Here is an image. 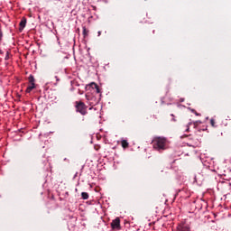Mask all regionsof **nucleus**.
Instances as JSON below:
<instances>
[{"mask_svg":"<svg viewBox=\"0 0 231 231\" xmlns=\"http://www.w3.org/2000/svg\"><path fill=\"white\" fill-rule=\"evenodd\" d=\"M152 145L154 151L162 152L167 150V139L165 137H154L152 141Z\"/></svg>","mask_w":231,"mask_h":231,"instance_id":"obj_1","label":"nucleus"},{"mask_svg":"<svg viewBox=\"0 0 231 231\" xmlns=\"http://www.w3.org/2000/svg\"><path fill=\"white\" fill-rule=\"evenodd\" d=\"M76 109L78 111V113H80V115H88V110H86V104H84V102L80 101H77L76 102Z\"/></svg>","mask_w":231,"mask_h":231,"instance_id":"obj_2","label":"nucleus"},{"mask_svg":"<svg viewBox=\"0 0 231 231\" xmlns=\"http://www.w3.org/2000/svg\"><path fill=\"white\" fill-rule=\"evenodd\" d=\"M111 226L113 230H120V218L116 217L111 222Z\"/></svg>","mask_w":231,"mask_h":231,"instance_id":"obj_3","label":"nucleus"},{"mask_svg":"<svg viewBox=\"0 0 231 231\" xmlns=\"http://www.w3.org/2000/svg\"><path fill=\"white\" fill-rule=\"evenodd\" d=\"M19 25H20V31L24 30V28L26 27V18H23Z\"/></svg>","mask_w":231,"mask_h":231,"instance_id":"obj_4","label":"nucleus"},{"mask_svg":"<svg viewBox=\"0 0 231 231\" xmlns=\"http://www.w3.org/2000/svg\"><path fill=\"white\" fill-rule=\"evenodd\" d=\"M35 89V84H29V86L26 88V93H32Z\"/></svg>","mask_w":231,"mask_h":231,"instance_id":"obj_5","label":"nucleus"},{"mask_svg":"<svg viewBox=\"0 0 231 231\" xmlns=\"http://www.w3.org/2000/svg\"><path fill=\"white\" fill-rule=\"evenodd\" d=\"M121 145H122L123 149H127L129 147V143L127 142V140H123L121 142Z\"/></svg>","mask_w":231,"mask_h":231,"instance_id":"obj_6","label":"nucleus"},{"mask_svg":"<svg viewBox=\"0 0 231 231\" xmlns=\"http://www.w3.org/2000/svg\"><path fill=\"white\" fill-rule=\"evenodd\" d=\"M29 84H35V78H33V75L29 76Z\"/></svg>","mask_w":231,"mask_h":231,"instance_id":"obj_7","label":"nucleus"},{"mask_svg":"<svg viewBox=\"0 0 231 231\" xmlns=\"http://www.w3.org/2000/svg\"><path fill=\"white\" fill-rule=\"evenodd\" d=\"M81 197H82V199H88L89 194H88V192H82Z\"/></svg>","mask_w":231,"mask_h":231,"instance_id":"obj_8","label":"nucleus"},{"mask_svg":"<svg viewBox=\"0 0 231 231\" xmlns=\"http://www.w3.org/2000/svg\"><path fill=\"white\" fill-rule=\"evenodd\" d=\"M88 33H89V31H88V29H86V26H84L83 27V36L88 37Z\"/></svg>","mask_w":231,"mask_h":231,"instance_id":"obj_9","label":"nucleus"},{"mask_svg":"<svg viewBox=\"0 0 231 231\" xmlns=\"http://www.w3.org/2000/svg\"><path fill=\"white\" fill-rule=\"evenodd\" d=\"M210 125L211 127H217V125H216V120H214L213 118L210 119Z\"/></svg>","mask_w":231,"mask_h":231,"instance_id":"obj_10","label":"nucleus"},{"mask_svg":"<svg viewBox=\"0 0 231 231\" xmlns=\"http://www.w3.org/2000/svg\"><path fill=\"white\" fill-rule=\"evenodd\" d=\"M90 86H91V88H92L93 89H96V88H98V85H97V83H95V82L91 83Z\"/></svg>","mask_w":231,"mask_h":231,"instance_id":"obj_11","label":"nucleus"},{"mask_svg":"<svg viewBox=\"0 0 231 231\" xmlns=\"http://www.w3.org/2000/svg\"><path fill=\"white\" fill-rule=\"evenodd\" d=\"M10 60V52H9V51H7L5 60Z\"/></svg>","mask_w":231,"mask_h":231,"instance_id":"obj_12","label":"nucleus"},{"mask_svg":"<svg viewBox=\"0 0 231 231\" xmlns=\"http://www.w3.org/2000/svg\"><path fill=\"white\" fill-rule=\"evenodd\" d=\"M190 125H192V123L187 125L186 133H189Z\"/></svg>","mask_w":231,"mask_h":231,"instance_id":"obj_13","label":"nucleus"},{"mask_svg":"<svg viewBox=\"0 0 231 231\" xmlns=\"http://www.w3.org/2000/svg\"><path fill=\"white\" fill-rule=\"evenodd\" d=\"M199 124H201V121H196V122L193 123V125H195V127H196L197 125H199Z\"/></svg>","mask_w":231,"mask_h":231,"instance_id":"obj_14","label":"nucleus"},{"mask_svg":"<svg viewBox=\"0 0 231 231\" xmlns=\"http://www.w3.org/2000/svg\"><path fill=\"white\" fill-rule=\"evenodd\" d=\"M3 40V31L0 30V41Z\"/></svg>","mask_w":231,"mask_h":231,"instance_id":"obj_15","label":"nucleus"},{"mask_svg":"<svg viewBox=\"0 0 231 231\" xmlns=\"http://www.w3.org/2000/svg\"><path fill=\"white\" fill-rule=\"evenodd\" d=\"M96 91H97V93H100V88H98V86H97V88H96Z\"/></svg>","mask_w":231,"mask_h":231,"instance_id":"obj_16","label":"nucleus"},{"mask_svg":"<svg viewBox=\"0 0 231 231\" xmlns=\"http://www.w3.org/2000/svg\"><path fill=\"white\" fill-rule=\"evenodd\" d=\"M97 33H98V37H100L102 35V32H100V31Z\"/></svg>","mask_w":231,"mask_h":231,"instance_id":"obj_17","label":"nucleus"},{"mask_svg":"<svg viewBox=\"0 0 231 231\" xmlns=\"http://www.w3.org/2000/svg\"><path fill=\"white\" fill-rule=\"evenodd\" d=\"M5 53L2 50H0V55H3Z\"/></svg>","mask_w":231,"mask_h":231,"instance_id":"obj_18","label":"nucleus"},{"mask_svg":"<svg viewBox=\"0 0 231 231\" xmlns=\"http://www.w3.org/2000/svg\"><path fill=\"white\" fill-rule=\"evenodd\" d=\"M195 115H196L197 116H199V114H198L197 112L195 113Z\"/></svg>","mask_w":231,"mask_h":231,"instance_id":"obj_19","label":"nucleus"},{"mask_svg":"<svg viewBox=\"0 0 231 231\" xmlns=\"http://www.w3.org/2000/svg\"><path fill=\"white\" fill-rule=\"evenodd\" d=\"M172 120H173V122H176V119H175V118H173Z\"/></svg>","mask_w":231,"mask_h":231,"instance_id":"obj_20","label":"nucleus"}]
</instances>
